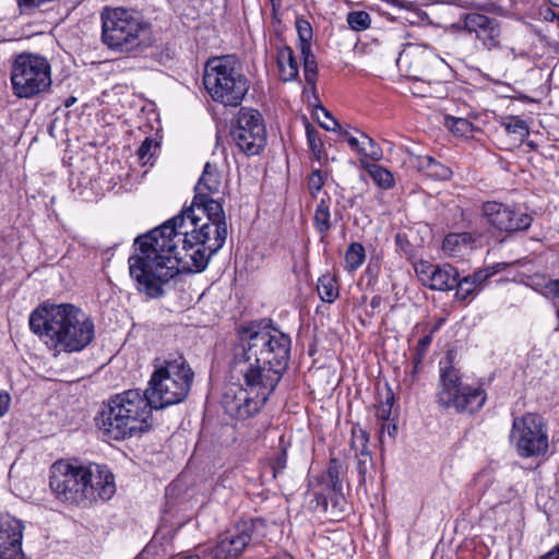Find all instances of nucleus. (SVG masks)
<instances>
[{
  "label": "nucleus",
  "mask_w": 559,
  "mask_h": 559,
  "mask_svg": "<svg viewBox=\"0 0 559 559\" xmlns=\"http://www.w3.org/2000/svg\"><path fill=\"white\" fill-rule=\"evenodd\" d=\"M361 136H362V145H361L362 154L365 156L370 157L373 160H379L382 156V152H381L380 147L367 134L362 133Z\"/></svg>",
  "instance_id": "nucleus-36"
},
{
  "label": "nucleus",
  "mask_w": 559,
  "mask_h": 559,
  "mask_svg": "<svg viewBox=\"0 0 559 559\" xmlns=\"http://www.w3.org/2000/svg\"><path fill=\"white\" fill-rule=\"evenodd\" d=\"M507 264L498 263L486 269L477 270L472 275H468L469 280L478 287L483 282L492 276L493 274L504 270Z\"/></svg>",
  "instance_id": "nucleus-34"
},
{
  "label": "nucleus",
  "mask_w": 559,
  "mask_h": 559,
  "mask_svg": "<svg viewBox=\"0 0 559 559\" xmlns=\"http://www.w3.org/2000/svg\"><path fill=\"white\" fill-rule=\"evenodd\" d=\"M313 225L322 236H325L332 227L330 206L324 199L318 203L314 210Z\"/></svg>",
  "instance_id": "nucleus-25"
},
{
  "label": "nucleus",
  "mask_w": 559,
  "mask_h": 559,
  "mask_svg": "<svg viewBox=\"0 0 559 559\" xmlns=\"http://www.w3.org/2000/svg\"><path fill=\"white\" fill-rule=\"evenodd\" d=\"M153 145L157 146V143H155L152 139L150 138H146L141 146L139 147L138 150V156H139V159L143 163V164H146L151 157L153 156V153H152V147Z\"/></svg>",
  "instance_id": "nucleus-40"
},
{
  "label": "nucleus",
  "mask_w": 559,
  "mask_h": 559,
  "mask_svg": "<svg viewBox=\"0 0 559 559\" xmlns=\"http://www.w3.org/2000/svg\"><path fill=\"white\" fill-rule=\"evenodd\" d=\"M176 217H182L183 224L190 229H199L203 223H209L210 236L213 237V243L209 246L211 252H217L224 246L227 238L226 217L222 203L212 195H194L191 206Z\"/></svg>",
  "instance_id": "nucleus-11"
},
{
  "label": "nucleus",
  "mask_w": 559,
  "mask_h": 559,
  "mask_svg": "<svg viewBox=\"0 0 559 559\" xmlns=\"http://www.w3.org/2000/svg\"><path fill=\"white\" fill-rule=\"evenodd\" d=\"M323 185H324V178H323L322 171L320 169L313 170L308 179V189H309L311 195L314 197L318 192H320Z\"/></svg>",
  "instance_id": "nucleus-38"
},
{
  "label": "nucleus",
  "mask_w": 559,
  "mask_h": 559,
  "mask_svg": "<svg viewBox=\"0 0 559 559\" xmlns=\"http://www.w3.org/2000/svg\"><path fill=\"white\" fill-rule=\"evenodd\" d=\"M347 142L349 144V146L353 148V150H356L357 152H359L360 154H362V150H361V145H362V141H359L357 138L355 136H348L347 138Z\"/></svg>",
  "instance_id": "nucleus-49"
},
{
  "label": "nucleus",
  "mask_w": 559,
  "mask_h": 559,
  "mask_svg": "<svg viewBox=\"0 0 559 559\" xmlns=\"http://www.w3.org/2000/svg\"><path fill=\"white\" fill-rule=\"evenodd\" d=\"M372 466V456L370 452L357 453V472L361 479L365 478L369 467Z\"/></svg>",
  "instance_id": "nucleus-39"
},
{
  "label": "nucleus",
  "mask_w": 559,
  "mask_h": 559,
  "mask_svg": "<svg viewBox=\"0 0 559 559\" xmlns=\"http://www.w3.org/2000/svg\"><path fill=\"white\" fill-rule=\"evenodd\" d=\"M344 472L345 467L337 459L333 457L330 460L328 477L331 483L332 489L336 492H341L342 490L341 476Z\"/></svg>",
  "instance_id": "nucleus-30"
},
{
  "label": "nucleus",
  "mask_w": 559,
  "mask_h": 559,
  "mask_svg": "<svg viewBox=\"0 0 559 559\" xmlns=\"http://www.w3.org/2000/svg\"><path fill=\"white\" fill-rule=\"evenodd\" d=\"M385 432L391 439H394L397 432V425L394 421H382L379 432V439L381 443L383 442Z\"/></svg>",
  "instance_id": "nucleus-43"
},
{
  "label": "nucleus",
  "mask_w": 559,
  "mask_h": 559,
  "mask_svg": "<svg viewBox=\"0 0 559 559\" xmlns=\"http://www.w3.org/2000/svg\"><path fill=\"white\" fill-rule=\"evenodd\" d=\"M203 83L214 102L225 106L240 105L249 91V81L233 56L214 57L204 66Z\"/></svg>",
  "instance_id": "nucleus-8"
},
{
  "label": "nucleus",
  "mask_w": 559,
  "mask_h": 559,
  "mask_svg": "<svg viewBox=\"0 0 559 559\" xmlns=\"http://www.w3.org/2000/svg\"><path fill=\"white\" fill-rule=\"evenodd\" d=\"M307 138L310 148L314 153H320L321 142L320 139L318 138V133L313 129L307 128Z\"/></svg>",
  "instance_id": "nucleus-45"
},
{
  "label": "nucleus",
  "mask_w": 559,
  "mask_h": 559,
  "mask_svg": "<svg viewBox=\"0 0 559 559\" xmlns=\"http://www.w3.org/2000/svg\"><path fill=\"white\" fill-rule=\"evenodd\" d=\"M481 212L488 225L500 233L526 230L533 222V217L526 212L496 201L485 202Z\"/></svg>",
  "instance_id": "nucleus-15"
},
{
  "label": "nucleus",
  "mask_w": 559,
  "mask_h": 559,
  "mask_svg": "<svg viewBox=\"0 0 559 559\" xmlns=\"http://www.w3.org/2000/svg\"><path fill=\"white\" fill-rule=\"evenodd\" d=\"M274 559H294V558L289 554H282V555L275 556Z\"/></svg>",
  "instance_id": "nucleus-52"
},
{
  "label": "nucleus",
  "mask_w": 559,
  "mask_h": 559,
  "mask_svg": "<svg viewBox=\"0 0 559 559\" xmlns=\"http://www.w3.org/2000/svg\"><path fill=\"white\" fill-rule=\"evenodd\" d=\"M396 64L407 76L428 83L437 82L447 63L428 45L408 43L400 52Z\"/></svg>",
  "instance_id": "nucleus-13"
},
{
  "label": "nucleus",
  "mask_w": 559,
  "mask_h": 559,
  "mask_svg": "<svg viewBox=\"0 0 559 559\" xmlns=\"http://www.w3.org/2000/svg\"><path fill=\"white\" fill-rule=\"evenodd\" d=\"M11 85L19 98H33L47 92L51 85V69L48 60L37 53H19L11 67Z\"/></svg>",
  "instance_id": "nucleus-9"
},
{
  "label": "nucleus",
  "mask_w": 559,
  "mask_h": 559,
  "mask_svg": "<svg viewBox=\"0 0 559 559\" xmlns=\"http://www.w3.org/2000/svg\"><path fill=\"white\" fill-rule=\"evenodd\" d=\"M369 174L376 183L383 189H389L394 183L393 175L379 165H372L369 168Z\"/></svg>",
  "instance_id": "nucleus-31"
},
{
  "label": "nucleus",
  "mask_w": 559,
  "mask_h": 559,
  "mask_svg": "<svg viewBox=\"0 0 559 559\" xmlns=\"http://www.w3.org/2000/svg\"><path fill=\"white\" fill-rule=\"evenodd\" d=\"M501 126L504 128L508 134L515 135L516 140L519 141H523L530 133L528 126L519 117L511 116L503 118Z\"/></svg>",
  "instance_id": "nucleus-27"
},
{
  "label": "nucleus",
  "mask_w": 559,
  "mask_h": 559,
  "mask_svg": "<svg viewBox=\"0 0 559 559\" xmlns=\"http://www.w3.org/2000/svg\"><path fill=\"white\" fill-rule=\"evenodd\" d=\"M317 289L320 299L324 302L331 304L338 296L336 281L330 275H323L319 278Z\"/></svg>",
  "instance_id": "nucleus-26"
},
{
  "label": "nucleus",
  "mask_w": 559,
  "mask_h": 559,
  "mask_svg": "<svg viewBox=\"0 0 559 559\" xmlns=\"http://www.w3.org/2000/svg\"><path fill=\"white\" fill-rule=\"evenodd\" d=\"M277 64L283 81L289 82L297 79L299 67L290 47L282 46L277 49Z\"/></svg>",
  "instance_id": "nucleus-23"
},
{
  "label": "nucleus",
  "mask_w": 559,
  "mask_h": 559,
  "mask_svg": "<svg viewBox=\"0 0 559 559\" xmlns=\"http://www.w3.org/2000/svg\"><path fill=\"white\" fill-rule=\"evenodd\" d=\"M371 304H372V305H377L376 298H373V299L371 300Z\"/></svg>",
  "instance_id": "nucleus-55"
},
{
  "label": "nucleus",
  "mask_w": 559,
  "mask_h": 559,
  "mask_svg": "<svg viewBox=\"0 0 559 559\" xmlns=\"http://www.w3.org/2000/svg\"><path fill=\"white\" fill-rule=\"evenodd\" d=\"M139 253L129 258L130 276L139 292L151 298L164 294L163 286L180 272H201L213 253L209 223L190 229L182 217H173L144 236L138 237Z\"/></svg>",
  "instance_id": "nucleus-1"
},
{
  "label": "nucleus",
  "mask_w": 559,
  "mask_h": 559,
  "mask_svg": "<svg viewBox=\"0 0 559 559\" xmlns=\"http://www.w3.org/2000/svg\"><path fill=\"white\" fill-rule=\"evenodd\" d=\"M100 20L102 43L110 50L129 53L147 47L150 25L136 11L106 7Z\"/></svg>",
  "instance_id": "nucleus-6"
},
{
  "label": "nucleus",
  "mask_w": 559,
  "mask_h": 559,
  "mask_svg": "<svg viewBox=\"0 0 559 559\" xmlns=\"http://www.w3.org/2000/svg\"><path fill=\"white\" fill-rule=\"evenodd\" d=\"M441 323H442V320H440L439 322H437V323L435 324V326L431 329V331H430V333H429V334H431V336L433 335V333H435V332H437V331L439 330V328H440Z\"/></svg>",
  "instance_id": "nucleus-53"
},
{
  "label": "nucleus",
  "mask_w": 559,
  "mask_h": 559,
  "mask_svg": "<svg viewBox=\"0 0 559 559\" xmlns=\"http://www.w3.org/2000/svg\"><path fill=\"white\" fill-rule=\"evenodd\" d=\"M193 378L185 357L177 355L155 365L144 393L156 409L178 404L188 396Z\"/></svg>",
  "instance_id": "nucleus-7"
},
{
  "label": "nucleus",
  "mask_w": 559,
  "mask_h": 559,
  "mask_svg": "<svg viewBox=\"0 0 559 559\" xmlns=\"http://www.w3.org/2000/svg\"><path fill=\"white\" fill-rule=\"evenodd\" d=\"M419 170L427 177L435 180H447L451 177L452 170L430 156H425L419 164Z\"/></svg>",
  "instance_id": "nucleus-24"
},
{
  "label": "nucleus",
  "mask_w": 559,
  "mask_h": 559,
  "mask_svg": "<svg viewBox=\"0 0 559 559\" xmlns=\"http://www.w3.org/2000/svg\"><path fill=\"white\" fill-rule=\"evenodd\" d=\"M556 19L559 21V13L556 15Z\"/></svg>",
  "instance_id": "nucleus-56"
},
{
  "label": "nucleus",
  "mask_w": 559,
  "mask_h": 559,
  "mask_svg": "<svg viewBox=\"0 0 559 559\" xmlns=\"http://www.w3.org/2000/svg\"><path fill=\"white\" fill-rule=\"evenodd\" d=\"M394 404V395L391 390H388L385 400L380 403L377 407L376 416L381 421L390 420V416L392 414V407Z\"/></svg>",
  "instance_id": "nucleus-35"
},
{
  "label": "nucleus",
  "mask_w": 559,
  "mask_h": 559,
  "mask_svg": "<svg viewBox=\"0 0 559 559\" xmlns=\"http://www.w3.org/2000/svg\"><path fill=\"white\" fill-rule=\"evenodd\" d=\"M444 126L455 135L468 136L473 131V124L465 118L447 116Z\"/></svg>",
  "instance_id": "nucleus-29"
},
{
  "label": "nucleus",
  "mask_w": 559,
  "mask_h": 559,
  "mask_svg": "<svg viewBox=\"0 0 559 559\" xmlns=\"http://www.w3.org/2000/svg\"><path fill=\"white\" fill-rule=\"evenodd\" d=\"M75 97H70L64 102L66 107H70L75 103Z\"/></svg>",
  "instance_id": "nucleus-54"
},
{
  "label": "nucleus",
  "mask_w": 559,
  "mask_h": 559,
  "mask_svg": "<svg viewBox=\"0 0 559 559\" xmlns=\"http://www.w3.org/2000/svg\"><path fill=\"white\" fill-rule=\"evenodd\" d=\"M370 15L365 11H353L347 15L349 27L356 32L365 31L370 26Z\"/></svg>",
  "instance_id": "nucleus-32"
},
{
  "label": "nucleus",
  "mask_w": 559,
  "mask_h": 559,
  "mask_svg": "<svg viewBox=\"0 0 559 559\" xmlns=\"http://www.w3.org/2000/svg\"><path fill=\"white\" fill-rule=\"evenodd\" d=\"M49 487L58 500L76 506L109 500L116 491L114 475L106 466L64 460L51 465Z\"/></svg>",
  "instance_id": "nucleus-4"
},
{
  "label": "nucleus",
  "mask_w": 559,
  "mask_h": 559,
  "mask_svg": "<svg viewBox=\"0 0 559 559\" xmlns=\"http://www.w3.org/2000/svg\"><path fill=\"white\" fill-rule=\"evenodd\" d=\"M253 522H241L233 530L224 533L217 543L216 555L226 559L237 558L251 540Z\"/></svg>",
  "instance_id": "nucleus-18"
},
{
  "label": "nucleus",
  "mask_w": 559,
  "mask_h": 559,
  "mask_svg": "<svg viewBox=\"0 0 559 559\" xmlns=\"http://www.w3.org/2000/svg\"><path fill=\"white\" fill-rule=\"evenodd\" d=\"M296 29L299 37V49L304 63L305 80L313 87L318 74V66L311 52L312 27L308 21L298 19L296 21Z\"/></svg>",
  "instance_id": "nucleus-20"
},
{
  "label": "nucleus",
  "mask_w": 559,
  "mask_h": 559,
  "mask_svg": "<svg viewBox=\"0 0 559 559\" xmlns=\"http://www.w3.org/2000/svg\"><path fill=\"white\" fill-rule=\"evenodd\" d=\"M431 342H432L431 334H427V335H425L424 337H421L418 341V344H417L415 350L417 353H419V359H424V357H425V355L427 353V349L430 346Z\"/></svg>",
  "instance_id": "nucleus-44"
},
{
  "label": "nucleus",
  "mask_w": 559,
  "mask_h": 559,
  "mask_svg": "<svg viewBox=\"0 0 559 559\" xmlns=\"http://www.w3.org/2000/svg\"><path fill=\"white\" fill-rule=\"evenodd\" d=\"M365 248L359 242H353L345 252L346 269L348 271L357 270L365 261Z\"/></svg>",
  "instance_id": "nucleus-28"
},
{
  "label": "nucleus",
  "mask_w": 559,
  "mask_h": 559,
  "mask_svg": "<svg viewBox=\"0 0 559 559\" xmlns=\"http://www.w3.org/2000/svg\"><path fill=\"white\" fill-rule=\"evenodd\" d=\"M221 186L222 178L217 167L206 163L204 170L194 188L195 195H199L200 193L203 195L217 194L219 193Z\"/></svg>",
  "instance_id": "nucleus-22"
},
{
  "label": "nucleus",
  "mask_w": 559,
  "mask_h": 559,
  "mask_svg": "<svg viewBox=\"0 0 559 559\" xmlns=\"http://www.w3.org/2000/svg\"><path fill=\"white\" fill-rule=\"evenodd\" d=\"M389 3H392L394 7L399 9H405L407 11H412L415 7L413 2L405 1V0H385Z\"/></svg>",
  "instance_id": "nucleus-47"
},
{
  "label": "nucleus",
  "mask_w": 559,
  "mask_h": 559,
  "mask_svg": "<svg viewBox=\"0 0 559 559\" xmlns=\"http://www.w3.org/2000/svg\"><path fill=\"white\" fill-rule=\"evenodd\" d=\"M475 239L469 233H453L445 236L442 250L452 258L464 257L473 250Z\"/></svg>",
  "instance_id": "nucleus-21"
},
{
  "label": "nucleus",
  "mask_w": 559,
  "mask_h": 559,
  "mask_svg": "<svg viewBox=\"0 0 559 559\" xmlns=\"http://www.w3.org/2000/svg\"><path fill=\"white\" fill-rule=\"evenodd\" d=\"M286 461H287V454H286V451L283 450L278 456L276 457L274 464H273V471H274V475L280 472V471H283L285 467H286Z\"/></svg>",
  "instance_id": "nucleus-46"
},
{
  "label": "nucleus",
  "mask_w": 559,
  "mask_h": 559,
  "mask_svg": "<svg viewBox=\"0 0 559 559\" xmlns=\"http://www.w3.org/2000/svg\"><path fill=\"white\" fill-rule=\"evenodd\" d=\"M10 404V396L7 393H0V417L3 416Z\"/></svg>",
  "instance_id": "nucleus-48"
},
{
  "label": "nucleus",
  "mask_w": 559,
  "mask_h": 559,
  "mask_svg": "<svg viewBox=\"0 0 559 559\" xmlns=\"http://www.w3.org/2000/svg\"><path fill=\"white\" fill-rule=\"evenodd\" d=\"M464 27L468 33H474L488 50L499 46L501 31L497 20L478 13H469L464 19Z\"/></svg>",
  "instance_id": "nucleus-19"
},
{
  "label": "nucleus",
  "mask_w": 559,
  "mask_h": 559,
  "mask_svg": "<svg viewBox=\"0 0 559 559\" xmlns=\"http://www.w3.org/2000/svg\"><path fill=\"white\" fill-rule=\"evenodd\" d=\"M545 290L547 296H550L555 300V305L557 306V318L559 320V278L549 281L546 286Z\"/></svg>",
  "instance_id": "nucleus-41"
},
{
  "label": "nucleus",
  "mask_w": 559,
  "mask_h": 559,
  "mask_svg": "<svg viewBox=\"0 0 559 559\" xmlns=\"http://www.w3.org/2000/svg\"><path fill=\"white\" fill-rule=\"evenodd\" d=\"M540 559H559V545L555 549L543 556Z\"/></svg>",
  "instance_id": "nucleus-50"
},
{
  "label": "nucleus",
  "mask_w": 559,
  "mask_h": 559,
  "mask_svg": "<svg viewBox=\"0 0 559 559\" xmlns=\"http://www.w3.org/2000/svg\"><path fill=\"white\" fill-rule=\"evenodd\" d=\"M153 405L140 390H127L104 404L96 416V426L107 441H119L147 431Z\"/></svg>",
  "instance_id": "nucleus-5"
},
{
  "label": "nucleus",
  "mask_w": 559,
  "mask_h": 559,
  "mask_svg": "<svg viewBox=\"0 0 559 559\" xmlns=\"http://www.w3.org/2000/svg\"><path fill=\"white\" fill-rule=\"evenodd\" d=\"M423 359H419V353L416 352L414 357V372H416L418 366L421 364Z\"/></svg>",
  "instance_id": "nucleus-51"
},
{
  "label": "nucleus",
  "mask_w": 559,
  "mask_h": 559,
  "mask_svg": "<svg viewBox=\"0 0 559 559\" xmlns=\"http://www.w3.org/2000/svg\"><path fill=\"white\" fill-rule=\"evenodd\" d=\"M288 334L265 322H252L239 330V343L234 348L231 372L241 377L245 391L240 403L231 406L239 418L257 414L281 381L290 357Z\"/></svg>",
  "instance_id": "nucleus-2"
},
{
  "label": "nucleus",
  "mask_w": 559,
  "mask_h": 559,
  "mask_svg": "<svg viewBox=\"0 0 559 559\" xmlns=\"http://www.w3.org/2000/svg\"><path fill=\"white\" fill-rule=\"evenodd\" d=\"M29 328L57 352H80L95 336L92 319L72 304L43 305L31 313Z\"/></svg>",
  "instance_id": "nucleus-3"
},
{
  "label": "nucleus",
  "mask_w": 559,
  "mask_h": 559,
  "mask_svg": "<svg viewBox=\"0 0 559 559\" xmlns=\"http://www.w3.org/2000/svg\"><path fill=\"white\" fill-rule=\"evenodd\" d=\"M486 401V393L480 388L464 385L460 371L447 361L440 368V380L437 392V402L444 408H454L456 412L474 413Z\"/></svg>",
  "instance_id": "nucleus-10"
},
{
  "label": "nucleus",
  "mask_w": 559,
  "mask_h": 559,
  "mask_svg": "<svg viewBox=\"0 0 559 559\" xmlns=\"http://www.w3.org/2000/svg\"><path fill=\"white\" fill-rule=\"evenodd\" d=\"M369 435L361 427L352 429V448L357 452H369L368 450Z\"/></svg>",
  "instance_id": "nucleus-33"
},
{
  "label": "nucleus",
  "mask_w": 559,
  "mask_h": 559,
  "mask_svg": "<svg viewBox=\"0 0 559 559\" xmlns=\"http://www.w3.org/2000/svg\"><path fill=\"white\" fill-rule=\"evenodd\" d=\"M319 110L322 112L323 117L326 119L325 121H322L320 119L319 114L317 112V118L319 120L320 126L328 131L336 130V128L338 127V122L331 116V114L323 107H320Z\"/></svg>",
  "instance_id": "nucleus-42"
},
{
  "label": "nucleus",
  "mask_w": 559,
  "mask_h": 559,
  "mask_svg": "<svg viewBox=\"0 0 559 559\" xmlns=\"http://www.w3.org/2000/svg\"><path fill=\"white\" fill-rule=\"evenodd\" d=\"M454 288H456L455 296L460 300H465L476 290L477 286L469 277L465 276L462 280L457 278V284Z\"/></svg>",
  "instance_id": "nucleus-37"
},
{
  "label": "nucleus",
  "mask_w": 559,
  "mask_h": 559,
  "mask_svg": "<svg viewBox=\"0 0 559 559\" xmlns=\"http://www.w3.org/2000/svg\"><path fill=\"white\" fill-rule=\"evenodd\" d=\"M415 272L420 282L433 290H451L457 284L459 272L450 264L420 261L415 264Z\"/></svg>",
  "instance_id": "nucleus-17"
},
{
  "label": "nucleus",
  "mask_w": 559,
  "mask_h": 559,
  "mask_svg": "<svg viewBox=\"0 0 559 559\" xmlns=\"http://www.w3.org/2000/svg\"><path fill=\"white\" fill-rule=\"evenodd\" d=\"M23 531L19 519L0 513V559H29L22 549Z\"/></svg>",
  "instance_id": "nucleus-16"
},
{
  "label": "nucleus",
  "mask_w": 559,
  "mask_h": 559,
  "mask_svg": "<svg viewBox=\"0 0 559 559\" xmlns=\"http://www.w3.org/2000/svg\"><path fill=\"white\" fill-rule=\"evenodd\" d=\"M230 136L240 152L248 156L258 155L266 143L262 115L253 108H240L231 123Z\"/></svg>",
  "instance_id": "nucleus-14"
},
{
  "label": "nucleus",
  "mask_w": 559,
  "mask_h": 559,
  "mask_svg": "<svg viewBox=\"0 0 559 559\" xmlns=\"http://www.w3.org/2000/svg\"><path fill=\"white\" fill-rule=\"evenodd\" d=\"M509 439L519 456L524 459L544 455L548 450L547 426L536 413L514 417Z\"/></svg>",
  "instance_id": "nucleus-12"
}]
</instances>
